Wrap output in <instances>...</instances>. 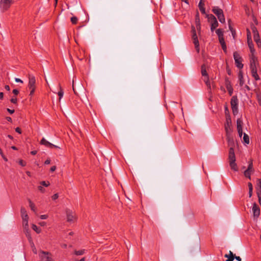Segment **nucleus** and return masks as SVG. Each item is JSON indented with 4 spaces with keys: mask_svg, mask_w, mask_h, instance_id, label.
Returning <instances> with one entry per match:
<instances>
[{
    "mask_svg": "<svg viewBox=\"0 0 261 261\" xmlns=\"http://www.w3.org/2000/svg\"><path fill=\"white\" fill-rule=\"evenodd\" d=\"M21 216L22 219V225L23 229L27 233H29V216L25 208L22 207L20 210Z\"/></svg>",
    "mask_w": 261,
    "mask_h": 261,
    "instance_id": "nucleus-1",
    "label": "nucleus"
},
{
    "mask_svg": "<svg viewBox=\"0 0 261 261\" xmlns=\"http://www.w3.org/2000/svg\"><path fill=\"white\" fill-rule=\"evenodd\" d=\"M228 159L229 166L231 169L234 171H237L238 170V168L237 164L236 163V156L234 149L232 148V147H231L230 148H229Z\"/></svg>",
    "mask_w": 261,
    "mask_h": 261,
    "instance_id": "nucleus-2",
    "label": "nucleus"
},
{
    "mask_svg": "<svg viewBox=\"0 0 261 261\" xmlns=\"http://www.w3.org/2000/svg\"><path fill=\"white\" fill-rule=\"evenodd\" d=\"M213 12L217 16L219 21L224 23L225 21L223 10L218 7H214L212 9Z\"/></svg>",
    "mask_w": 261,
    "mask_h": 261,
    "instance_id": "nucleus-3",
    "label": "nucleus"
},
{
    "mask_svg": "<svg viewBox=\"0 0 261 261\" xmlns=\"http://www.w3.org/2000/svg\"><path fill=\"white\" fill-rule=\"evenodd\" d=\"M192 40L193 42L195 45V48L198 53H199L200 50L199 47V43L198 39V37L196 34V30L194 27L192 26Z\"/></svg>",
    "mask_w": 261,
    "mask_h": 261,
    "instance_id": "nucleus-4",
    "label": "nucleus"
},
{
    "mask_svg": "<svg viewBox=\"0 0 261 261\" xmlns=\"http://www.w3.org/2000/svg\"><path fill=\"white\" fill-rule=\"evenodd\" d=\"M13 3V0H1L0 8L3 12L6 11Z\"/></svg>",
    "mask_w": 261,
    "mask_h": 261,
    "instance_id": "nucleus-5",
    "label": "nucleus"
},
{
    "mask_svg": "<svg viewBox=\"0 0 261 261\" xmlns=\"http://www.w3.org/2000/svg\"><path fill=\"white\" fill-rule=\"evenodd\" d=\"M233 58L235 62V64L236 66L239 68L242 69L243 68V64H242V58L239 55V54L237 52H234L233 53Z\"/></svg>",
    "mask_w": 261,
    "mask_h": 261,
    "instance_id": "nucleus-6",
    "label": "nucleus"
},
{
    "mask_svg": "<svg viewBox=\"0 0 261 261\" xmlns=\"http://www.w3.org/2000/svg\"><path fill=\"white\" fill-rule=\"evenodd\" d=\"M250 68H257L258 65L257 58L255 54H249Z\"/></svg>",
    "mask_w": 261,
    "mask_h": 261,
    "instance_id": "nucleus-7",
    "label": "nucleus"
},
{
    "mask_svg": "<svg viewBox=\"0 0 261 261\" xmlns=\"http://www.w3.org/2000/svg\"><path fill=\"white\" fill-rule=\"evenodd\" d=\"M208 19L211 24V31L213 32L214 30L218 26V22L216 18L212 14L208 16Z\"/></svg>",
    "mask_w": 261,
    "mask_h": 261,
    "instance_id": "nucleus-8",
    "label": "nucleus"
},
{
    "mask_svg": "<svg viewBox=\"0 0 261 261\" xmlns=\"http://www.w3.org/2000/svg\"><path fill=\"white\" fill-rule=\"evenodd\" d=\"M67 221L69 223H73L76 221V218L75 213L71 210H67L66 211Z\"/></svg>",
    "mask_w": 261,
    "mask_h": 261,
    "instance_id": "nucleus-9",
    "label": "nucleus"
},
{
    "mask_svg": "<svg viewBox=\"0 0 261 261\" xmlns=\"http://www.w3.org/2000/svg\"><path fill=\"white\" fill-rule=\"evenodd\" d=\"M231 120L230 118H227L226 123L225 124V129L226 133V136H228V134H231L232 132L231 128Z\"/></svg>",
    "mask_w": 261,
    "mask_h": 261,
    "instance_id": "nucleus-10",
    "label": "nucleus"
},
{
    "mask_svg": "<svg viewBox=\"0 0 261 261\" xmlns=\"http://www.w3.org/2000/svg\"><path fill=\"white\" fill-rule=\"evenodd\" d=\"M29 88H36V79L34 75H29Z\"/></svg>",
    "mask_w": 261,
    "mask_h": 261,
    "instance_id": "nucleus-11",
    "label": "nucleus"
},
{
    "mask_svg": "<svg viewBox=\"0 0 261 261\" xmlns=\"http://www.w3.org/2000/svg\"><path fill=\"white\" fill-rule=\"evenodd\" d=\"M40 144L42 145H43L45 146L46 147L50 148H52L53 147L55 148H58L59 147L56 145H55L49 142L48 141H47L45 138H43L42 140L40 141Z\"/></svg>",
    "mask_w": 261,
    "mask_h": 261,
    "instance_id": "nucleus-12",
    "label": "nucleus"
},
{
    "mask_svg": "<svg viewBox=\"0 0 261 261\" xmlns=\"http://www.w3.org/2000/svg\"><path fill=\"white\" fill-rule=\"evenodd\" d=\"M257 194L259 202L260 203L261 201V179H258L257 182L256 187Z\"/></svg>",
    "mask_w": 261,
    "mask_h": 261,
    "instance_id": "nucleus-13",
    "label": "nucleus"
},
{
    "mask_svg": "<svg viewBox=\"0 0 261 261\" xmlns=\"http://www.w3.org/2000/svg\"><path fill=\"white\" fill-rule=\"evenodd\" d=\"M252 212L254 217H258L259 216L260 214V209L255 203L253 204Z\"/></svg>",
    "mask_w": 261,
    "mask_h": 261,
    "instance_id": "nucleus-14",
    "label": "nucleus"
},
{
    "mask_svg": "<svg viewBox=\"0 0 261 261\" xmlns=\"http://www.w3.org/2000/svg\"><path fill=\"white\" fill-rule=\"evenodd\" d=\"M225 86L229 93V94L231 96L233 93V88L228 79H225Z\"/></svg>",
    "mask_w": 261,
    "mask_h": 261,
    "instance_id": "nucleus-15",
    "label": "nucleus"
},
{
    "mask_svg": "<svg viewBox=\"0 0 261 261\" xmlns=\"http://www.w3.org/2000/svg\"><path fill=\"white\" fill-rule=\"evenodd\" d=\"M251 70V73L252 76L256 80V81H259L260 80L259 76H258L257 74V68H250Z\"/></svg>",
    "mask_w": 261,
    "mask_h": 261,
    "instance_id": "nucleus-16",
    "label": "nucleus"
},
{
    "mask_svg": "<svg viewBox=\"0 0 261 261\" xmlns=\"http://www.w3.org/2000/svg\"><path fill=\"white\" fill-rule=\"evenodd\" d=\"M252 32L253 33V38L255 42L260 41L258 31L255 27L252 28Z\"/></svg>",
    "mask_w": 261,
    "mask_h": 261,
    "instance_id": "nucleus-17",
    "label": "nucleus"
},
{
    "mask_svg": "<svg viewBox=\"0 0 261 261\" xmlns=\"http://www.w3.org/2000/svg\"><path fill=\"white\" fill-rule=\"evenodd\" d=\"M248 46L249 48L250 54H255V50L254 48V45L252 42V40H247Z\"/></svg>",
    "mask_w": 261,
    "mask_h": 261,
    "instance_id": "nucleus-18",
    "label": "nucleus"
},
{
    "mask_svg": "<svg viewBox=\"0 0 261 261\" xmlns=\"http://www.w3.org/2000/svg\"><path fill=\"white\" fill-rule=\"evenodd\" d=\"M203 81L204 82L205 85L207 86V90H208V92L210 93L211 92L212 87H211V83H210V80H209V77L208 76H206V77H204L203 79Z\"/></svg>",
    "mask_w": 261,
    "mask_h": 261,
    "instance_id": "nucleus-19",
    "label": "nucleus"
},
{
    "mask_svg": "<svg viewBox=\"0 0 261 261\" xmlns=\"http://www.w3.org/2000/svg\"><path fill=\"white\" fill-rule=\"evenodd\" d=\"M239 85L241 87H243L245 83V81L243 77V74L242 71H240L239 73Z\"/></svg>",
    "mask_w": 261,
    "mask_h": 261,
    "instance_id": "nucleus-20",
    "label": "nucleus"
},
{
    "mask_svg": "<svg viewBox=\"0 0 261 261\" xmlns=\"http://www.w3.org/2000/svg\"><path fill=\"white\" fill-rule=\"evenodd\" d=\"M231 107L238 106V100L237 97L236 96H233L232 97L230 101Z\"/></svg>",
    "mask_w": 261,
    "mask_h": 261,
    "instance_id": "nucleus-21",
    "label": "nucleus"
},
{
    "mask_svg": "<svg viewBox=\"0 0 261 261\" xmlns=\"http://www.w3.org/2000/svg\"><path fill=\"white\" fill-rule=\"evenodd\" d=\"M226 136L228 146H230V148L232 147V148L233 149V140L232 138L230 137V134H228V135Z\"/></svg>",
    "mask_w": 261,
    "mask_h": 261,
    "instance_id": "nucleus-22",
    "label": "nucleus"
},
{
    "mask_svg": "<svg viewBox=\"0 0 261 261\" xmlns=\"http://www.w3.org/2000/svg\"><path fill=\"white\" fill-rule=\"evenodd\" d=\"M224 256L225 257L228 258L227 261H233L235 258L234 255H233L232 252L230 251H229V255L225 254Z\"/></svg>",
    "mask_w": 261,
    "mask_h": 261,
    "instance_id": "nucleus-23",
    "label": "nucleus"
},
{
    "mask_svg": "<svg viewBox=\"0 0 261 261\" xmlns=\"http://www.w3.org/2000/svg\"><path fill=\"white\" fill-rule=\"evenodd\" d=\"M201 74L203 76H204V77L208 76L205 65H202L201 66Z\"/></svg>",
    "mask_w": 261,
    "mask_h": 261,
    "instance_id": "nucleus-24",
    "label": "nucleus"
},
{
    "mask_svg": "<svg viewBox=\"0 0 261 261\" xmlns=\"http://www.w3.org/2000/svg\"><path fill=\"white\" fill-rule=\"evenodd\" d=\"M219 40L220 43L221 44V45L222 46V48L223 50L224 51H226V49H227V47H226V44L225 43L224 38H221V39H219Z\"/></svg>",
    "mask_w": 261,
    "mask_h": 261,
    "instance_id": "nucleus-25",
    "label": "nucleus"
},
{
    "mask_svg": "<svg viewBox=\"0 0 261 261\" xmlns=\"http://www.w3.org/2000/svg\"><path fill=\"white\" fill-rule=\"evenodd\" d=\"M253 173V171L252 170H248V169H247L244 172V176L248 178L249 179H251V175L252 173Z\"/></svg>",
    "mask_w": 261,
    "mask_h": 261,
    "instance_id": "nucleus-26",
    "label": "nucleus"
},
{
    "mask_svg": "<svg viewBox=\"0 0 261 261\" xmlns=\"http://www.w3.org/2000/svg\"><path fill=\"white\" fill-rule=\"evenodd\" d=\"M204 4L202 2V0L200 1L198 4V7L199 8L200 11L203 14H205V8H204Z\"/></svg>",
    "mask_w": 261,
    "mask_h": 261,
    "instance_id": "nucleus-27",
    "label": "nucleus"
},
{
    "mask_svg": "<svg viewBox=\"0 0 261 261\" xmlns=\"http://www.w3.org/2000/svg\"><path fill=\"white\" fill-rule=\"evenodd\" d=\"M29 206L31 210L33 211L34 212L36 213L37 208L35 206V204L30 199L29 200Z\"/></svg>",
    "mask_w": 261,
    "mask_h": 261,
    "instance_id": "nucleus-28",
    "label": "nucleus"
},
{
    "mask_svg": "<svg viewBox=\"0 0 261 261\" xmlns=\"http://www.w3.org/2000/svg\"><path fill=\"white\" fill-rule=\"evenodd\" d=\"M59 91L58 93V95L59 97V102L60 101L61 98L63 97V95H64V91H63V90L62 89L61 85L59 84Z\"/></svg>",
    "mask_w": 261,
    "mask_h": 261,
    "instance_id": "nucleus-29",
    "label": "nucleus"
},
{
    "mask_svg": "<svg viewBox=\"0 0 261 261\" xmlns=\"http://www.w3.org/2000/svg\"><path fill=\"white\" fill-rule=\"evenodd\" d=\"M216 33L217 34L219 39H221V38L223 37V31L222 29H219L216 31Z\"/></svg>",
    "mask_w": 261,
    "mask_h": 261,
    "instance_id": "nucleus-30",
    "label": "nucleus"
},
{
    "mask_svg": "<svg viewBox=\"0 0 261 261\" xmlns=\"http://www.w3.org/2000/svg\"><path fill=\"white\" fill-rule=\"evenodd\" d=\"M32 228L37 233H40L41 232V229L40 228H39V227H38L35 224H32Z\"/></svg>",
    "mask_w": 261,
    "mask_h": 261,
    "instance_id": "nucleus-31",
    "label": "nucleus"
},
{
    "mask_svg": "<svg viewBox=\"0 0 261 261\" xmlns=\"http://www.w3.org/2000/svg\"><path fill=\"white\" fill-rule=\"evenodd\" d=\"M243 121L241 119H238L237 121V129L242 128Z\"/></svg>",
    "mask_w": 261,
    "mask_h": 261,
    "instance_id": "nucleus-32",
    "label": "nucleus"
},
{
    "mask_svg": "<svg viewBox=\"0 0 261 261\" xmlns=\"http://www.w3.org/2000/svg\"><path fill=\"white\" fill-rule=\"evenodd\" d=\"M243 140H244V142L245 143H246L247 144H248L249 143V137L245 133L244 134Z\"/></svg>",
    "mask_w": 261,
    "mask_h": 261,
    "instance_id": "nucleus-33",
    "label": "nucleus"
},
{
    "mask_svg": "<svg viewBox=\"0 0 261 261\" xmlns=\"http://www.w3.org/2000/svg\"><path fill=\"white\" fill-rule=\"evenodd\" d=\"M247 169L248 170H252L254 172L253 165V161L250 160L249 162V165Z\"/></svg>",
    "mask_w": 261,
    "mask_h": 261,
    "instance_id": "nucleus-34",
    "label": "nucleus"
},
{
    "mask_svg": "<svg viewBox=\"0 0 261 261\" xmlns=\"http://www.w3.org/2000/svg\"><path fill=\"white\" fill-rule=\"evenodd\" d=\"M70 20L72 24H75L77 23L78 19L76 17L73 16L71 18Z\"/></svg>",
    "mask_w": 261,
    "mask_h": 261,
    "instance_id": "nucleus-35",
    "label": "nucleus"
},
{
    "mask_svg": "<svg viewBox=\"0 0 261 261\" xmlns=\"http://www.w3.org/2000/svg\"><path fill=\"white\" fill-rule=\"evenodd\" d=\"M231 109H232V113L234 115H237L238 113V106H236V107H231Z\"/></svg>",
    "mask_w": 261,
    "mask_h": 261,
    "instance_id": "nucleus-36",
    "label": "nucleus"
},
{
    "mask_svg": "<svg viewBox=\"0 0 261 261\" xmlns=\"http://www.w3.org/2000/svg\"><path fill=\"white\" fill-rule=\"evenodd\" d=\"M247 40H252L251 33L249 29H247Z\"/></svg>",
    "mask_w": 261,
    "mask_h": 261,
    "instance_id": "nucleus-37",
    "label": "nucleus"
},
{
    "mask_svg": "<svg viewBox=\"0 0 261 261\" xmlns=\"http://www.w3.org/2000/svg\"><path fill=\"white\" fill-rule=\"evenodd\" d=\"M84 253H85V250H79V251H76L75 250L74 251V253L76 255H81L83 254Z\"/></svg>",
    "mask_w": 261,
    "mask_h": 261,
    "instance_id": "nucleus-38",
    "label": "nucleus"
},
{
    "mask_svg": "<svg viewBox=\"0 0 261 261\" xmlns=\"http://www.w3.org/2000/svg\"><path fill=\"white\" fill-rule=\"evenodd\" d=\"M40 184L41 185L46 187H47L50 185V183L49 181H42L40 182Z\"/></svg>",
    "mask_w": 261,
    "mask_h": 261,
    "instance_id": "nucleus-39",
    "label": "nucleus"
},
{
    "mask_svg": "<svg viewBox=\"0 0 261 261\" xmlns=\"http://www.w3.org/2000/svg\"><path fill=\"white\" fill-rule=\"evenodd\" d=\"M29 89L30 90V96H32L34 94L36 88H30Z\"/></svg>",
    "mask_w": 261,
    "mask_h": 261,
    "instance_id": "nucleus-40",
    "label": "nucleus"
},
{
    "mask_svg": "<svg viewBox=\"0 0 261 261\" xmlns=\"http://www.w3.org/2000/svg\"><path fill=\"white\" fill-rule=\"evenodd\" d=\"M38 189L42 193L45 192V189L42 186V185L38 186Z\"/></svg>",
    "mask_w": 261,
    "mask_h": 261,
    "instance_id": "nucleus-41",
    "label": "nucleus"
},
{
    "mask_svg": "<svg viewBox=\"0 0 261 261\" xmlns=\"http://www.w3.org/2000/svg\"><path fill=\"white\" fill-rule=\"evenodd\" d=\"M10 101L12 103L16 104L17 102V99L16 97H13L11 99Z\"/></svg>",
    "mask_w": 261,
    "mask_h": 261,
    "instance_id": "nucleus-42",
    "label": "nucleus"
},
{
    "mask_svg": "<svg viewBox=\"0 0 261 261\" xmlns=\"http://www.w3.org/2000/svg\"><path fill=\"white\" fill-rule=\"evenodd\" d=\"M19 164L22 167H24L26 165V162L23 161L22 160H20L18 162Z\"/></svg>",
    "mask_w": 261,
    "mask_h": 261,
    "instance_id": "nucleus-43",
    "label": "nucleus"
},
{
    "mask_svg": "<svg viewBox=\"0 0 261 261\" xmlns=\"http://www.w3.org/2000/svg\"><path fill=\"white\" fill-rule=\"evenodd\" d=\"M239 136L241 138L243 135V128L237 129Z\"/></svg>",
    "mask_w": 261,
    "mask_h": 261,
    "instance_id": "nucleus-44",
    "label": "nucleus"
},
{
    "mask_svg": "<svg viewBox=\"0 0 261 261\" xmlns=\"http://www.w3.org/2000/svg\"><path fill=\"white\" fill-rule=\"evenodd\" d=\"M195 24H196V25H200V19L198 16H197V17L196 18V19H195Z\"/></svg>",
    "mask_w": 261,
    "mask_h": 261,
    "instance_id": "nucleus-45",
    "label": "nucleus"
},
{
    "mask_svg": "<svg viewBox=\"0 0 261 261\" xmlns=\"http://www.w3.org/2000/svg\"><path fill=\"white\" fill-rule=\"evenodd\" d=\"M40 218L43 220L46 219L48 218V215H42L40 216Z\"/></svg>",
    "mask_w": 261,
    "mask_h": 261,
    "instance_id": "nucleus-46",
    "label": "nucleus"
},
{
    "mask_svg": "<svg viewBox=\"0 0 261 261\" xmlns=\"http://www.w3.org/2000/svg\"><path fill=\"white\" fill-rule=\"evenodd\" d=\"M59 197V196H58V194H55L54 195H53L51 197L53 200H56Z\"/></svg>",
    "mask_w": 261,
    "mask_h": 261,
    "instance_id": "nucleus-47",
    "label": "nucleus"
},
{
    "mask_svg": "<svg viewBox=\"0 0 261 261\" xmlns=\"http://www.w3.org/2000/svg\"><path fill=\"white\" fill-rule=\"evenodd\" d=\"M196 26V29L198 32V34H199V35H200V30H201L200 25H197Z\"/></svg>",
    "mask_w": 261,
    "mask_h": 261,
    "instance_id": "nucleus-48",
    "label": "nucleus"
},
{
    "mask_svg": "<svg viewBox=\"0 0 261 261\" xmlns=\"http://www.w3.org/2000/svg\"><path fill=\"white\" fill-rule=\"evenodd\" d=\"M248 186L249 190H250V191L253 190V186L251 182H248Z\"/></svg>",
    "mask_w": 261,
    "mask_h": 261,
    "instance_id": "nucleus-49",
    "label": "nucleus"
},
{
    "mask_svg": "<svg viewBox=\"0 0 261 261\" xmlns=\"http://www.w3.org/2000/svg\"><path fill=\"white\" fill-rule=\"evenodd\" d=\"M12 92L15 95H17L19 93V91L17 89H14Z\"/></svg>",
    "mask_w": 261,
    "mask_h": 261,
    "instance_id": "nucleus-50",
    "label": "nucleus"
},
{
    "mask_svg": "<svg viewBox=\"0 0 261 261\" xmlns=\"http://www.w3.org/2000/svg\"><path fill=\"white\" fill-rule=\"evenodd\" d=\"M15 81L17 83H23V81L21 79H18V78H15Z\"/></svg>",
    "mask_w": 261,
    "mask_h": 261,
    "instance_id": "nucleus-51",
    "label": "nucleus"
},
{
    "mask_svg": "<svg viewBox=\"0 0 261 261\" xmlns=\"http://www.w3.org/2000/svg\"><path fill=\"white\" fill-rule=\"evenodd\" d=\"M15 131L19 133V134H21V129L19 128V127H16L15 128Z\"/></svg>",
    "mask_w": 261,
    "mask_h": 261,
    "instance_id": "nucleus-52",
    "label": "nucleus"
},
{
    "mask_svg": "<svg viewBox=\"0 0 261 261\" xmlns=\"http://www.w3.org/2000/svg\"><path fill=\"white\" fill-rule=\"evenodd\" d=\"M258 47H261V41H257L255 42Z\"/></svg>",
    "mask_w": 261,
    "mask_h": 261,
    "instance_id": "nucleus-53",
    "label": "nucleus"
},
{
    "mask_svg": "<svg viewBox=\"0 0 261 261\" xmlns=\"http://www.w3.org/2000/svg\"><path fill=\"white\" fill-rule=\"evenodd\" d=\"M56 167L55 166H53L50 168V171L54 172L56 170Z\"/></svg>",
    "mask_w": 261,
    "mask_h": 261,
    "instance_id": "nucleus-54",
    "label": "nucleus"
},
{
    "mask_svg": "<svg viewBox=\"0 0 261 261\" xmlns=\"http://www.w3.org/2000/svg\"><path fill=\"white\" fill-rule=\"evenodd\" d=\"M7 111L9 112L10 114H13L14 113V110H11L9 108L7 109Z\"/></svg>",
    "mask_w": 261,
    "mask_h": 261,
    "instance_id": "nucleus-55",
    "label": "nucleus"
},
{
    "mask_svg": "<svg viewBox=\"0 0 261 261\" xmlns=\"http://www.w3.org/2000/svg\"><path fill=\"white\" fill-rule=\"evenodd\" d=\"M74 80L73 79V81H72V89H73V90L74 93L76 94V92L75 91V89H74Z\"/></svg>",
    "mask_w": 261,
    "mask_h": 261,
    "instance_id": "nucleus-56",
    "label": "nucleus"
},
{
    "mask_svg": "<svg viewBox=\"0 0 261 261\" xmlns=\"http://www.w3.org/2000/svg\"><path fill=\"white\" fill-rule=\"evenodd\" d=\"M39 224L40 225H41L42 226H44L46 225V222H44V221L41 222Z\"/></svg>",
    "mask_w": 261,
    "mask_h": 261,
    "instance_id": "nucleus-57",
    "label": "nucleus"
},
{
    "mask_svg": "<svg viewBox=\"0 0 261 261\" xmlns=\"http://www.w3.org/2000/svg\"><path fill=\"white\" fill-rule=\"evenodd\" d=\"M50 160H49V159L46 160L45 161V162H44L45 164H46V165L49 164H50Z\"/></svg>",
    "mask_w": 261,
    "mask_h": 261,
    "instance_id": "nucleus-58",
    "label": "nucleus"
},
{
    "mask_svg": "<svg viewBox=\"0 0 261 261\" xmlns=\"http://www.w3.org/2000/svg\"><path fill=\"white\" fill-rule=\"evenodd\" d=\"M5 88L7 91H10V88L9 86H8V85H6L5 86Z\"/></svg>",
    "mask_w": 261,
    "mask_h": 261,
    "instance_id": "nucleus-59",
    "label": "nucleus"
},
{
    "mask_svg": "<svg viewBox=\"0 0 261 261\" xmlns=\"http://www.w3.org/2000/svg\"><path fill=\"white\" fill-rule=\"evenodd\" d=\"M37 153V151L36 150H33V151H32L31 152V153L32 154V155H35Z\"/></svg>",
    "mask_w": 261,
    "mask_h": 261,
    "instance_id": "nucleus-60",
    "label": "nucleus"
},
{
    "mask_svg": "<svg viewBox=\"0 0 261 261\" xmlns=\"http://www.w3.org/2000/svg\"><path fill=\"white\" fill-rule=\"evenodd\" d=\"M235 258L238 261H242L240 256H235Z\"/></svg>",
    "mask_w": 261,
    "mask_h": 261,
    "instance_id": "nucleus-61",
    "label": "nucleus"
},
{
    "mask_svg": "<svg viewBox=\"0 0 261 261\" xmlns=\"http://www.w3.org/2000/svg\"><path fill=\"white\" fill-rule=\"evenodd\" d=\"M6 119L7 121H8L9 122H12V119L10 117H7Z\"/></svg>",
    "mask_w": 261,
    "mask_h": 261,
    "instance_id": "nucleus-62",
    "label": "nucleus"
},
{
    "mask_svg": "<svg viewBox=\"0 0 261 261\" xmlns=\"http://www.w3.org/2000/svg\"><path fill=\"white\" fill-rule=\"evenodd\" d=\"M4 97V93L3 92L0 93V99H2Z\"/></svg>",
    "mask_w": 261,
    "mask_h": 261,
    "instance_id": "nucleus-63",
    "label": "nucleus"
},
{
    "mask_svg": "<svg viewBox=\"0 0 261 261\" xmlns=\"http://www.w3.org/2000/svg\"><path fill=\"white\" fill-rule=\"evenodd\" d=\"M46 261H51V257H49V256H46Z\"/></svg>",
    "mask_w": 261,
    "mask_h": 261,
    "instance_id": "nucleus-64",
    "label": "nucleus"
}]
</instances>
